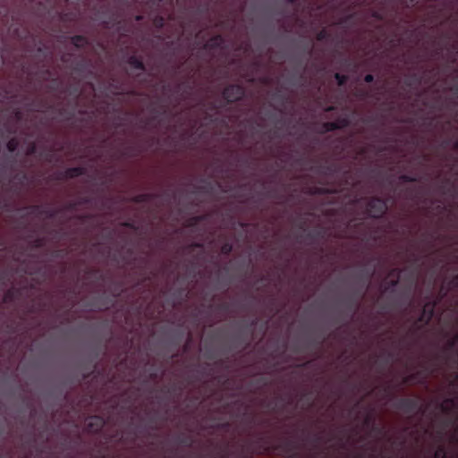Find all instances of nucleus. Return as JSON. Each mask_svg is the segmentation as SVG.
Returning <instances> with one entry per match:
<instances>
[{"instance_id":"f257e3e1","label":"nucleus","mask_w":458,"mask_h":458,"mask_svg":"<svg viewBox=\"0 0 458 458\" xmlns=\"http://www.w3.org/2000/svg\"><path fill=\"white\" fill-rule=\"evenodd\" d=\"M386 208L385 203L380 199H374L369 205V213L371 216H380Z\"/></svg>"},{"instance_id":"f03ea898","label":"nucleus","mask_w":458,"mask_h":458,"mask_svg":"<svg viewBox=\"0 0 458 458\" xmlns=\"http://www.w3.org/2000/svg\"><path fill=\"white\" fill-rule=\"evenodd\" d=\"M243 92L239 86H231L224 90V97L228 101H235L242 96Z\"/></svg>"},{"instance_id":"7ed1b4c3","label":"nucleus","mask_w":458,"mask_h":458,"mask_svg":"<svg viewBox=\"0 0 458 458\" xmlns=\"http://www.w3.org/2000/svg\"><path fill=\"white\" fill-rule=\"evenodd\" d=\"M87 425L91 431H97L103 426V420L99 417H91L88 420Z\"/></svg>"},{"instance_id":"20e7f679","label":"nucleus","mask_w":458,"mask_h":458,"mask_svg":"<svg viewBox=\"0 0 458 458\" xmlns=\"http://www.w3.org/2000/svg\"><path fill=\"white\" fill-rule=\"evenodd\" d=\"M433 314V305L431 303H427L423 308L422 316L420 318L421 321H428Z\"/></svg>"},{"instance_id":"39448f33","label":"nucleus","mask_w":458,"mask_h":458,"mask_svg":"<svg viewBox=\"0 0 458 458\" xmlns=\"http://www.w3.org/2000/svg\"><path fill=\"white\" fill-rule=\"evenodd\" d=\"M73 44L76 47L83 46L85 43V39L82 37H76L72 38Z\"/></svg>"},{"instance_id":"423d86ee","label":"nucleus","mask_w":458,"mask_h":458,"mask_svg":"<svg viewBox=\"0 0 458 458\" xmlns=\"http://www.w3.org/2000/svg\"><path fill=\"white\" fill-rule=\"evenodd\" d=\"M222 41H223V39L220 37H216L210 40V42L208 43V46H210V47L219 46L222 43Z\"/></svg>"},{"instance_id":"0eeeda50","label":"nucleus","mask_w":458,"mask_h":458,"mask_svg":"<svg viewBox=\"0 0 458 458\" xmlns=\"http://www.w3.org/2000/svg\"><path fill=\"white\" fill-rule=\"evenodd\" d=\"M17 141L15 140H12L8 142L7 147L10 151H13L17 148Z\"/></svg>"},{"instance_id":"6e6552de","label":"nucleus","mask_w":458,"mask_h":458,"mask_svg":"<svg viewBox=\"0 0 458 458\" xmlns=\"http://www.w3.org/2000/svg\"><path fill=\"white\" fill-rule=\"evenodd\" d=\"M445 452L443 449H437L435 453V458H444Z\"/></svg>"},{"instance_id":"1a4fd4ad","label":"nucleus","mask_w":458,"mask_h":458,"mask_svg":"<svg viewBox=\"0 0 458 458\" xmlns=\"http://www.w3.org/2000/svg\"><path fill=\"white\" fill-rule=\"evenodd\" d=\"M452 405H453V401H449V400H447V401H445V402L443 403V404H442V408H443L444 410H447V409H449Z\"/></svg>"},{"instance_id":"9d476101","label":"nucleus","mask_w":458,"mask_h":458,"mask_svg":"<svg viewBox=\"0 0 458 458\" xmlns=\"http://www.w3.org/2000/svg\"><path fill=\"white\" fill-rule=\"evenodd\" d=\"M335 79L338 81L339 85H343L345 81V77L340 76L338 73L335 74Z\"/></svg>"},{"instance_id":"9b49d317","label":"nucleus","mask_w":458,"mask_h":458,"mask_svg":"<svg viewBox=\"0 0 458 458\" xmlns=\"http://www.w3.org/2000/svg\"><path fill=\"white\" fill-rule=\"evenodd\" d=\"M338 127H340V125H337L335 123H331L327 124V130H334V129L338 128Z\"/></svg>"},{"instance_id":"f8f14e48","label":"nucleus","mask_w":458,"mask_h":458,"mask_svg":"<svg viewBox=\"0 0 458 458\" xmlns=\"http://www.w3.org/2000/svg\"><path fill=\"white\" fill-rule=\"evenodd\" d=\"M365 81H366L367 82H370V81H373V76H372V75H370V74L366 75V77H365Z\"/></svg>"},{"instance_id":"ddd939ff","label":"nucleus","mask_w":458,"mask_h":458,"mask_svg":"<svg viewBox=\"0 0 458 458\" xmlns=\"http://www.w3.org/2000/svg\"><path fill=\"white\" fill-rule=\"evenodd\" d=\"M133 63H134V64H135V66H136V67H139V68H140V67H141V64H140V62H138V61L134 60V62H133Z\"/></svg>"},{"instance_id":"4468645a","label":"nucleus","mask_w":458,"mask_h":458,"mask_svg":"<svg viewBox=\"0 0 458 458\" xmlns=\"http://www.w3.org/2000/svg\"><path fill=\"white\" fill-rule=\"evenodd\" d=\"M223 251H224V252H227V251H229V249H228V248H226V247H224V248H223Z\"/></svg>"}]
</instances>
